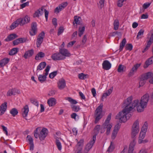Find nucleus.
I'll return each mask as SVG.
<instances>
[{
	"label": "nucleus",
	"mask_w": 153,
	"mask_h": 153,
	"mask_svg": "<svg viewBox=\"0 0 153 153\" xmlns=\"http://www.w3.org/2000/svg\"><path fill=\"white\" fill-rule=\"evenodd\" d=\"M7 102H5L4 103L2 104L0 106V116L4 114L6 111L7 105Z\"/></svg>",
	"instance_id": "6ab92c4d"
},
{
	"label": "nucleus",
	"mask_w": 153,
	"mask_h": 153,
	"mask_svg": "<svg viewBox=\"0 0 153 153\" xmlns=\"http://www.w3.org/2000/svg\"><path fill=\"white\" fill-rule=\"evenodd\" d=\"M146 80L141 76L140 80L139 82V87L143 86L145 83Z\"/></svg>",
	"instance_id": "c9c22d12"
},
{
	"label": "nucleus",
	"mask_w": 153,
	"mask_h": 153,
	"mask_svg": "<svg viewBox=\"0 0 153 153\" xmlns=\"http://www.w3.org/2000/svg\"><path fill=\"white\" fill-rule=\"evenodd\" d=\"M87 41V36L86 35H84L83 36L82 41L81 45H83Z\"/></svg>",
	"instance_id": "5fc2aeb1"
},
{
	"label": "nucleus",
	"mask_w": 153,
	"mask_h": 153,
	"mask_svg": "<svg viewBox=\"0 0 153 153\" xmlns=\"http://www.w3.org/2000/svg\"><path fill=\"white\" fill-rule=\"evenodd\" d=\"M58 87L60 90H62L66 87L65 81L63 79H59L57 83Z\"/></svg>",
	"instance_id": "ddd939ff"
},
{
	"label": "nucleus",
	"mask_w": 153,
	"mask_h": 153,
	"mask_svg": "<svg viewBox=\"0 0 153 153\" xmlns=\"http://www.w3.org/2000/svg\"><path fill=\"white\" fill-rule=\"evenodd\" d=\"M139 121L137 120L134 122L131 129V135L132 138H134L138 134L139 130Z\"/></svg>",
	"instance_id": "423d86ee"
},
{
	"label": "nucleus",
	"mask_w": 153,
	"mask_h": 153,
	"mask_svg": "<svg viewBox=\"0 0 153 153\" xmlns=\"http://www.w3.org/2000/svg\"><path fill=\"white\" fill-rule=\"evenodd\" d=\"M30 21V17L27 15L25 16L23 18L18 19L12 24L10 26L11 29H13L19 25L20 26H23L24 25L29 22Z\"/></svg>",
	"instance_id": "7ed1b4c3"
},
{
	"label": "nucleus",
	"mask_w": 153,
	"mask_h": 153,
	"mask_svg": "<svg viewBox=\"0 0 153 153\" xmlns=\"http://www.w3.org/2000/svg\"><path fill=\"white\" fill-rule=\"evenodd\" d=\"M141 65V64H137L134 65L131 69L132 71H134V72H136L138 68L140 67Z\"/></svg>",
	"instance_id": "37998d69"
},
{
	"label": "nucleus",
	"mask_w": 153,
	"mask_h": 153,
	"mask_svg": "<svg viewBox=\"0 0 153 153\" xmlns=\"http://www.w3.org/2000/svg\"><path fill=\"white\" fill-rule=\"evenodd\" d=\"M111 113L109 114L102 127L100 125H97L94 128L95 134L93 136H95V139H96V136L99 132V131H100L101 133H102L105 132V129H107L106 134L108 135L109 134L111 129L112 127V125L109 123V122L111 119Z\"/></svg>",
	"instance_id": "f03ea898"
},
{
	"label": "nucleus",
	"mask_w": 153,
	"mask_h": 153,
	"mask_svg": "<svg viewBox=\"0 0 153 153\" xmlns=\"http://www.w3.org/2000/svg\"><path fill=\"white\" fill-rule=\"evenodd\" d=\"M146 123V124H145L143 125V127L142 128L141 131H143V132H144V133H146V132L147 130V126H146L147 125V123Z\"/></svg>",
	"instance_id": "8fccbe9b"
},
{
	"label": "nucleus",
	"mask_w": 153,
	"mask_h": 153,
	"mask_svg": "<svg viewBox=\"0 0 153 153\" xmlns=\"http://www.w3.org/2000/svg\"><path fill=\"white\" fill-rule=\"evenodd\" d=\"M68 3L67 2L62 3L57 7L54 10V12L58 13L62 9H64L67 5Z\"/></svg>",
	"instance_id": "f8f14e48"
},
{
	"label": "nucleus",
	"mask_w": 153,
	"mask_h": 153,
	"mask_svg": "<svg viewBox=\"0 0 153 153\" xmlns=\"http://www.w3.org/2000/svg\"><path fill=\"white\" fill-rule=\"evenodd\" d=\"M18 113L17 110L15 108H12L10 111V113L13 117H15L16 115Z\"/></svg>",
	"instance_id": "f704fd0d"
},
{
	"label": "nucleus",
	"mask_w": 153,
	"mask_h": 153,
	"mask_svg": "<svg viewBox=\"0 0 153 153\" xmlns=\"http://www.w3.org/2000/svg\"><path fill=\"white\" fill-rule=\"evenodd\" d=\"M150 4V3H145L143 4V7L144 9H146L149 7Z\"/></svg>",
	"instance_id": "774afa93"
},
{
	"label": "nucleus",
	"mask_w": 153,
	"mask_h": 153,
	"mask_svg": "<svg viewBox=\"0 0 153 153\" xmlns=\"http://www.w3.org/2000/svg\"><path fill=\"white\" fill-rule=\"evenodd\" d=\"M76 42L75 41H72L69 42L68 45L67 46L68 47H71Z\"/></svg>",
	"instance_id": "680f3d73"
},
{
	"label": "nucleus",
	"mask_w": 153,
	"mask_h": 153,
	"mask_svg": "<svg viewBox=\"0 0 153 153\" xmlns=\"http://www.w3.org/2000/svg\"><path fill=\"white\" fill-rule=\"evenodd\" d=\"M57 71H54L50 73L49 75V77L50 78L52 79L56 75Z\"/></svg>",
	"instance_id": "603ef678"
},
{
	"label": "nucleus",
	"mask_w": 153,
	"mask_h": 153,
	"mask_svg": "<svg viewBox=\"0 0 153 153\" xmlns=\"http://www.w3.org/2000/svg\"><path fill=\"white\" fill-rule=\"evenodd\" d=\"M56 143L59 150H61L62 149V146L59 140L56 139Z\"/></svg>",
	"instance_id": "c03bdc74"
},
{
	"label": "nucleus",
	"mask_w": 153,
	"mask_h": 153,
	"mask_svg": "<svg viewBox=\"0 0 153 153\" xmlns=\"http://www.w3.org/2000/svg\"><path fill=\"white\" fill-rule=\"evenodd\" d=\"M142 76L146 80L147 79L152 77L153 76V74L151 72H149L142 75Z\"/></svg>",
	"instance_id": "c756f323"
},
{
	"label": "nucleus",
	"mask_w": 153,
	"mask_h": 153,
	"mask_svg": "<svg viewBox=\"0 0 153 153\" xmlns=\"http://www.w3.org/2000/svg\"><path fill=\"white\" fill-rule=\"evenodd\" d=\"M20 93V91L15 88L9 89L7 92V96H10L12 95H15L16 94H19Z\"/></svg>",
	"instance_id": "9b49d317"
},
{
	"label": "nucleus",
	"mask_w": 153,
	"mask_h": 153,
	"mask_svg": "<svg viewBox=\"0 0 153 153\" xmlns=\"http://www.w3.org/2000/svg\"><path fill=\"white\" fill-rule=\"evenodd\" d=\"M125 0H119L118 1L117 5L120 7H121L123 5V3Z\"/></svg>",
	"instance_id": "6e6d98bb"
},
{
	"label": "nucleus",
	"mask_w": 153,
	"mask_h": 153,
	"mask_svg": "<svg viewBox=\"0 0 153 153\" xmlns=\"http://www.w3.org/2000/svg\"><path fill=\"white\" fill-rule=\"evenodd\" d=\"M50 66L49 65H48L46 67V69L45 70V71L46 72V73H45V74L46 75H48V72L50 70Z\"/></svg>",
	"instance_id": "bf43d9fd"
},
{
	"label": "nucleus",
	"mask_w": 153,
	"mask_h": 153,
	"mask_svg": "<svg viewBox=\"0 0 153 153\" xmlns=\"http://www.w3.org/2000/svg\"><path fill=\"white\" fill-rule=\"evenodd\" d=\"M45 56V53L43 52L40 51L36 56L35 59L36 60H39L41 58L44 57Z\"/></svg>",
	"instance_id": "bb28decb"
},
{
	"label": "nucleus",
	"mask_w": 153,
	"mask_h": 153,
	"mask_svg": "<svg viewBox=\"0 0 153 153\" xmlns=\"http://www.w3.org/2000/svg\"><path fill=\"white\" fill-rule=\"evenodd\" d=\"M29 111L28 106L27 105H26L22 109V115L24 118L27 119L26 117H27Z\"/></svg>",
	"instance_id": "4be33fe9"
},
{
	"label": "nucleus",
	"mask_w": 153,
	"mask_h": 153,
	"mask_svg": "<svg viewBox=\"0 0 153 153\" xmlns=\"http://www.w3.org/2000/svg\"><path fill=\"white\" fill-rule=\"evenodd\" d=\"M29 2L27 1L25 3H23L20 5L21 8H23L27 6H28L29 5Z\"/></svg>",
	"instance_id": "13d9d810"
},
{
	"label": "nucleus",
	"mask_w": 153,
	"mask_h": 153,
	"mask_svg": "<svg viewBox=\"0 0 153 153\" xmlns=\"http://www.w3.org/2000/svg\"><path fill=\"white\" fill-rule=\"evenodd\" d=\"M147 42L151 44L153 42V33L151 34V36L150 37L149 39L147 41Z\"/></svg>",
	"instance_id": "0e129e2a"
},
{
	"label": "nucleus",
	"mask_w": 153,
	"mask_h": 153,
	"mask_svg": "<svg viewBox=\"0 0 153 153\" xmlns=\"http://www.w3.org/2000/svg\"><path fill=\"white\" fill-rule=\"evenodd\" d=\"M145 136V133H144V132H143L142 131H141L140 133L139 137L138 142L140 144L141 143H145L148 141V140H143Z\"/></svg>",
	"instance_id": "4468645a"
},
{
	"label": "nucleus",
	"mask_w": 153,
	"mask_h": 153,
	"mask_svg": "<svg viewBox=\"0 0 153 153\" xmlns=\"http://www.w3.org/2000/svg\"><path fill=\"white\" fill-rule=\"evenodd\" d=\"M124 65H119L117 71L118 72H123L124 71Z\"/></svg>",
	"instance_id": "de8ad7c7"
},
{
	"label": "nucleus",
	"mask_w": 153,
	"mask_h": 153,
	"mask_svg": "<svg viewBox=\"0 0 153 153\" xmlns=\"http://www.w3.org/2000/svg\"><path fill=\"white\" fill-rule=\"evenodd\" d=\"M78 76L80 79H84L87 78L88 77V74H85L83 73H81L78 74Z\"/></svg>",
	"instance_id": "2f4dec72"
},
{
	"label": "nucleus",
	"mask_w": 153,
	"mask_h": 153,
	"mask_svg": "<svg viewBox=\"0 0 153 153\" xmlns=\"http://www.w3.org/2000/svg\"><path fill=\"white\" fill-rule=\"evenodd\" d=\"M19 43H23L25 42L27 39L25 38H20L18 39Z\"/></svg>",
	"instance_id": "4d7b16f0"
},
{
	"label": "nucleus",
	"mask_w": 153,
	"mask_h": 153,
	"mask_svg": "<svg viewBox=\"0 0 153 153\" xmlns=\"http://www.w3.org/2000/svg\"><path fill=\"white\" fill-rule=\"evenodd\" d=\"M37 25L36 22H33L31 25V29L30 31V35L31 36H34L37 33Z\"/></svg>",
	"instance_id": "9d476101"
},
{
	"label": "nucleus",
	"mask_w": 153,
	"mask_h": 153,
	"mask_svg": "<svg viewBox=\"0 0 153 153\" xmlns=\"http://www.w3.org/2000/svg\"><path fill=\"white\" fill-rule=\"evenodd\" d=\"M10 60L8 58H4L1 60L0 61V68L4 66L7 64Z\"/></svg>",
	"instance_id": "a878e982"
},
{
	"label": "nucleus",
	"mask_w": 153,
	"mask_h": 153,
	"mask_svg": "<svg viewBox=\"0 0 153 153\" xmlns=\"http://www.w3.org/2000/svg\"><path fill=\"white\" fill-rule=\"evenodd\" d=\"M151 45V44L147 42V45H146V47L144 48L143 50L142 51V52L144 53L145 51H147L148 49L150 47Z\"/></svg>",
	"instance_id": "864d4df0"
},
{
	"label": "nucleus",
	"mask_w": 153,
	"mask_h": 153,
	"mask_svg": "<svg viewBox=\"0 0 153 153\" xmlns=\"http://www.w3.org/2000/svg\"><path fill=\"white\" fill-rule=\"evenodd\" d=\"M43 7H42L36 11L33 14V17L34 18L36 17H38L40 15H42L43 13Z\"/></svg>",
	"instance_id": "f3484780"
},
{
	"label": "nucleus",
	"mask_w": 153,
	"mask_h": 153,
	"mask_svg": "<svg viewBox=\"0 0 153 153\" xmlns=\"http://www.w3.org/2000/svg\"><path fill=\"white\" fill-rule=\"evenodd\" d=\"M56 99L54 98H49L47 101V103L49 106H53L56 104Z\"/></svg>",
	"instance_id": "5701e85b"
},
{
	"label": "nucleus",
	"mask_w": 153,
	"mask_h": 153,
	"mask_svg": "<svg viewBox=\"0 0 153 153\" xmlns=\"http://www.w3.org/2000/svg\"><path fill=\"white\" fill-rule=\"evenodd\" d=\"M144 30L143 29H140L137 33L136 38L138 39L142 37V36L143 34Z\"/></svg>",
	"instance_id": "4c0bfd02"
},
{
	"label": "nucleus",
	"mask_w": 153,
	"mask_h": 153,
	"mask_svg": "<svg viewBox=\"0 0 153 153\" xmlns=\"http://www.w3.org/2000/svg\"><path fill=\"white\" fill-rule=\"evenodd\" d=\"M18 51V48H14L10 51L9 54L10 55H13L17 53Z\"/></svg>",
	"instance_id": "473e14b6"
},
{
	"label": "nucleus",
	"mask_w": 153,
	"mask_h": 153,
	"mask_svg": "<svg viewBox=\"0 0 153 153\" xmlns=\"http://www.w3.org/2000/svg\"><path fill=\"white\" fill-rule=\"evenodd\" d=\"M114 29L115 30H117L119 27V22L118 20H115L114 23Z\"/></svg>",
	"instance_id": "79ce46f5"
},
{
	"label": "nucleus",
	"mask_w": 153,
	"mask_h": 153,
	"mask_svg": "<svg viewBox=\"0 0 153 153\" xmlns=\"http://www.w3.org/2000/svg\"><path fill=\"white\" fill-rule=\"evenodd\" d=\"M84 140L83 139H81L80 141L77 143L76 147H78L79 149H82V148Z\"/></svg>",
	"instance_id": "7c9ffc66"
},
{
	"label": "nucleus",
	"mask_w": 153,
	"mask_h": 153,
	"mask_svg": "<svg viewBox=\"0 0 153 153\" xmlns=\"http://www.w3.org/2000/svg\"><path fill=\"white\" fill-rule=\"evenodd\" d=\"M44 12H45V18L46 20L47 21L48 20V14H49V12L46 9H44Z\"/></svg>",
	"instance_id": "052dcab7"
},
{
	"label": "nucleus",
	"mask_w": 153,
	"mask_h": 153,
	"mask_svg": "<svg viewBox=\"0 0 153 153\" xmlns=\"http://www.w3.org/2000/svg\"><path fill=\"white\" fill-rule=\"evenodd\" d=\"M71 107L72 111L74 112H77L80 109L79 106H78L72 105L71 106Z\"/></svg>",
	"instance_id": "ea45409f"
},
{
	"label": "nucleus",
	"mask_w": 153,
	"mask_h": 153,
	"mask_svg": "<svg viewBox=\"0 0 153 153\" xmlns=\"http://www.w3.org/2000/svg\"><path fill=\"white\" fill-rule=\"evenodd\" d=\"M96 139H95V136H93L92 138L87 144L84 150L83 153H87L89 150L92 148Z\"/></svg>",
	"instance_id": "0eeeda50"
},
{
	"label": "nucleus",
	"mask_w": 153,
	"mask_h": 153,
	"mask_svg": "<svg viewBox=\"0 0 153 153\" xmlns=\"http://www.w3.org/2000/svg\"><path fill=\"white\" fill-rule=\"evenodd\" d=\"M66 100H68L71 104H76L77 103V102L75 100L71 98L70 97H68L66 98Z\"/></svg>",
	"instance_id": "a19ab883"
},
{
	"label": "nucleus",
	"mask_w": 153,
	"mask_h": 153,
	"mask_svg": "<svg viewBox=\"0 0 153 153\" xmlns=\"http://www.w3.org/2000/svg\"><path fill=\"white\" fill-rule=\"evenodd\" d=\"M34 53V51L33 49H31L30 50L26 51L23 56V57L27 59L28 57H30L33 56Z\"/></svg>",
	"instance_id": "412c9836"
},
{
	"label": "nucleus",
	"mask_w": 153,
	"mask_h": 153,
	"mask_svg": "<svg viewBox=\"0 0 153 153\" xmlns=\"http://www.w3.org/2000/svg\"><path fill=\"white\" fill-rule=\"evenodd\" d=\"M74 21L73 22L74 25L75 24H76V25L80 24V22L79 20V19H81L80 17H77V16H75L74 17Z\"/></svg>",
	"instance_id": "58836bf2"
},
{
	"label": "nucleus",
	"mask_w": 153,
	"mask_h": 153,
	"mask_svg": "<svg viewBox=\"0 0 153 153\" xmlns=\"http://www.w3.org/2000/svg\"><path fill=\"white\" fill-rule=\"evenodd\" d=\"M47 76L45 74L44 75H39L38 77L39 81L41 83L44 82L46 80Z\"/></svg>",
	"instance_id": "c85d7f7f"
},
{
	"label": "nucleus",
	"mask_w": 153,
	"mask_h": 153,
	"mask_svg": "<svg viewBox=\"0 0 153 153\" xmlns=\"http://www.w3.org/2000/svg\"><path fill=\"white\" fill-rule=\"evenodd\" d=\"M26 139L30 145V150H33L34 147L33 139L30 136L28 135L26 137Z\"/></svg>",
	"instance_id": "dca6fc26"
},
{
	"label": "nucleus",
	"mask_w": 153,
	"mask_h": 153,
	"mask_svg": "<svg viewBox=\"0 0 153 153\" xmlns=\"http://www.w3.org/2000/svg\"><path fill=\"white\" fill-rule=\"evenodd\" d=\"M31 102L34 105L37 106L39 105V103L37 100L35 99H31L30 100Z\"/></svg>",
	"instance_id": "3c124183"
},
{
	"label": "nucleus",
	"mask_w": 153,
	"mask_h": 153,
	"mask_svg": "<svg viewBox=\"0 0 153 153\" xmlns=\"http://www.w3.org/2000/svg\"><path fill=\"white\" fill-rule=\"evenodd\" d=\"M133 46L131 44H127L126 46V50L131 51L132 50Z\"/></svg>",
	"instance_id": "09e8293b"
},
{
	"label": "nucleus",
	"mask_w": 153,
	"mask_h": 153,
	"mask_svg": "<svg viewBox=\"0 0 153 153\" xmlns=\"http://www.w3.org/2000/svg\"><path fill=\"white\" fill-rule=\"evenodd\" d=\"M120 128V126L118 124L115 126L111 134V138L113 140L115 139Z\"/></svg>",
	"instance_id": "2eb2a0df"
},
{
	"label": "nucleus",
	"mask_w": 153,
	"mask_h": 153,
	"mask_svg": "<svg viewBox=\"0 0 153 153\" xmlns=\"http://www.w3.org/2000/svg\"><path fill=\"white\" fill-rule=\"evenodd\" d=\"M126 43V39L125 38L123 39L120 44V48L119 50L120 51H121L124 47L125 46Z\"/></svg>",
	"instance_id": "72a5a7b5"
},
{
	"label": "nucleus",
	"mask_w": 153,
	"mask_h": 153,
	"mask_svg": "<svg viewBox=\"0 0 153 153\" xmlns=\"http://www.w3.org/2000/svg\"><path fill=\"white\" fill-rule=\"evenodd\" d=\"M149 99V96L148 94L144 95L141 97L140 102L138 100L132 101V97L131 96L128 97L123 104L124 108L117 115L116 118L119 119L121 122H126L131 116L129 114L130 111L136 106L138 112L143 111L147 106Z\"/></svg>",
	"instance_id": "f257e3e1"
},
{
	"label": "nucleus",
	"mask_w": 153,
	"mask_h": 153,
	"mask_svg": "<svg viewBox=\"0 0 153 153\" xmlns=\"http://www.w3.org/2000/svg\"><path fill=\"white\" fill-rule=\"evenodd\" d=\"M18 37V36L16 34H12L9 35L4 40L5 41L8 42Z\"/></svg>",
	"instance_id": "393cba45"
},
{
	"label": "nucleus",
	"mask_w": 153,
	"mask_h": 153,
	"mask_svg": "<svg viewBox=\"0 0 153 153\" xmlns=\"http://www.w3.org/2000/svg\"><path fill=\"white\" fill-rule=\"evenodd\" d=\"M64 28L63 27H60L58 29L57 35L59 36L61 35L64 31Z\"/></svg>",
	"instance_id": "49530a36"
},
{
	"label": "nucleus",
	"mask_w": 153,
	"mask_h": 153,
	"mask_svg": "<svg viewBox=\"0 0 153 153\" xmlns=\"http://www.w3.org/2000/svg\"><path fill=\"white\" fill-rule=\"evenodd\" d=\"M85 27L83 26L82 27H79V37H81L85 31Z\"/></svg>",
	"instance_id": "e433bc0d"
},
{
	"label": "nucleus",
	"mask_w": 153,
	"mask_h": 153,
	"mask_svg": "<svg viewBox=\"0 0 153 153\" xmlns=\"http://www.w3.org/2000/svg\"><path fill=\"white\" fill-rule=\"evenodd\" d=\"M114 148L113 144V143L111 142L110 146L109 147L107 150V152H112L113 151Z\"/></svg>",
	"instance_id": "a18cd8bd"
},
{
	"label": "nucleus",
	"mask_w": 153,
	"mask_h": 153,
	"mask_svg": "<svg viewBox=\"0 0 153 153\" xmlns=\"http://www.w3.org/2000/svg\"><path fill=\"white\" fill-rule=\"evenodd\" d=\"M1 127H2V128L3 129V131H5V134L7 135H8V132L7 131V127H5L3 125H1Z\"/></svg>",
	"instance_id": "e2e57ef3"
},
{
	"label": "nucleus",
	"mask_w": 153,
	"mask_h": 153,
	"mask_svg": "<svg viewBox=\"0 0 153 153\" xmlns=\"http://www.w3.org/2000/svg\"><path fill=\"white\" fill-rule=\"evenodd\" d=\"M40 129L41 128L39 127H38L34 131V136L36 138H37L39 137L41 140H42L45 139L47 135L48 130L45 128H43L41 130Z\"/></svg>",
	"instance_id": "20e7f679"
},
{
	"label": "nucleus",
	"mask_w": 153,
	"mask_h": 153,
	"mask_svg": "<svg viewBox=\"0 0 153 153\" xmlns=\"http://www.w3.org/2000/svg\"><path fill=\"white\" fill-rule=\"evenodd\" d=\"M45 33L44 32H41L38 35L36 42L37 47L39 48L41 45L43 41V39L45 37Z\"/></svg>",
	"instance_id": "6e6552de"
},
{
	"label": "nucleus",
	"mask_w": 153,
	"mask_h": 153,
	"mask_svg": "<svg viewBox=\"0 0 153 153\" xmlns=\"http://www.w3.org/2000/svg\"><path fill=\"white\" fill-rule=\"evenodd\" d=\"M46 65V63L45 62H41L37 66L36 71H38L39 70H42L45 68Z\"/></svg>",
	"instance_id": "cd10ccee"
},
{
	"label": "nucleus",
	"mask_w": 153,
	"mask_h": 153,
	"mask_svg": "<svg viewBox=\"0 0 153 153\" xmlns=\"http://www.w3.org/2000/svg\"><path fill=\"white\" fill-rule=\"evenodd\" d=\"M153 63V56L148 59L145 62V64L144 65V68H146L149 65Z\"/></svg>",
	"instance_id": "b1692460"
},
{
	"label": "nucleus",
	"mask_w": 153,
	"mask_h": 153,
	"mask_svg": "<svg viewBox=\"0 0 153 153\" xmlns=\"http://www.w3.org/2000/svg\"><path fill=\"white\" fill-rule=\"evenodd\" d=\"M134 150V146H130L129 148L128 153H133Z\"/></svg>",
	"instance_id": "69168bd1"
},
{
	"label": "nucleus",
	"mask_w": 153,
	"mask_h": 153,
	"mask_svg": "<svg viewBox=\"0 0 153 153\" xmlns=\"http://www.w3.org/2000/svg\"><path fill=\"white\" fill-rule=\"evenodd\" d=\"M91 91L93 96L95 97L96 95V92L95 89L94 88H92L91 90Z\"/></svg>",
	"instance_id": "338daca9"
},
{
	"label": "nucleus",
	"mask_w": 153,
	"mask_h": 153,
	"mask_svg": "<svg viewBox=\"0 0 153 153\" xmlns=\"http://www.w3.org/2000/svg\"><path fill=\"white\" fill-rule=\"evenodd\" d=\"M51 58L54 60H60L65 59V57L59 52L53 54Z\"/></svg>",
	"instance_id": "1a4fd4ad"
},
{
	"label": "nucleus",
	"mask_w": 153,
	"mask_h": 153,
	"mask_svg": "<svg viewBox=\"0 0 153 153\" xmlns=\"http://www.w3.org/2000/svg\"><path fill=\"white\" fill-rule=\"evenodd\" d=\"M103 106L102 103H101L100 105L97 108L95 111L94 113L95 121L94 122L95 124L98 123L103 116L102 114Z\"/></svg>",
	"instance_id": "39448f33"
},
{
	"label": "nucleus",
	"mask_w": 153,
	"mask_h": 153,
	"mask_svg": "<svg viewBox=\"0 0 153 153\" xmlns=\"http://www.w3.org/2000/svg\"><path fill=\"white\" fill-rule=\"evenodd\" d=\"M59 52L65 57V58L66 56H70L71 54L69 53L68 50L65 49H60L59 50Z\"/></svg>",
	"instance_id": "a211bd4d"
},
{
	"label": "nucleus",
	"mask_w": 153,
	"mask_h": 153,
	"mask_svg": "<svg viewBox=\"0 0 153 153\" xmlns=\"http://www.w3.org/2000/svg\"><path fill=\"white\" fill-rule=\"evenodd\" d=\"M111 67V64L108 60L104 61L102 63L103 68L106 70L109 69Z\"/></svg>",
	"instance_id": "aec40b11"
}]
</instances>
